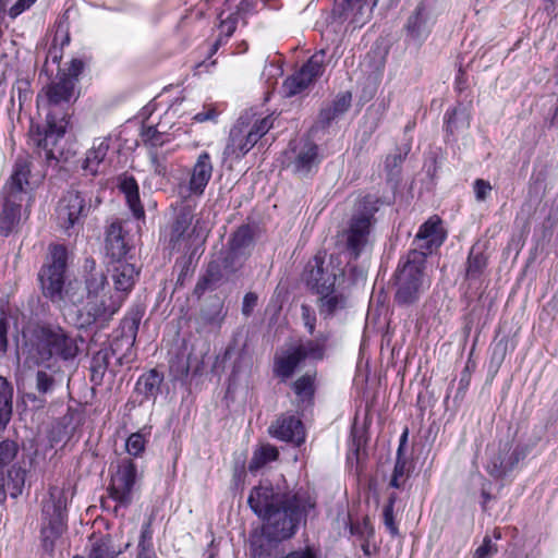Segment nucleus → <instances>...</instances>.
I'll use <instances>...</instances> for the list:
<instances>
[{
  "mask_svg": "<svg viewBox=\"0 0 558 558\" xmlns=\"http://www.w3.org/2000/svg\"><path fill=\"white\" fill-rule=\"evenodd\" d=\"M66 255L63 245L50 246L47 264L39 272L44 294L53 302L63 301L78 305L75 324L80 328L89 327L98 320H107L120 308L121 298L110 292L107 278L101 271L90 274L85 289H82L80 282L70 281L63 290Z\"/></svg>",
  "mask_w": 558,
  "mask_h": 558,
  "instance_id": "1",
  "label": "nucleus"
},
{
  "mask_svg": "<svg viewBox=\"0 0 558 558\" xmlns=\"http://www.w3.org/2000/svg\"><path fill=\"white\" fill-rule=\"evenodd\" d=\"M247 504L263 520L265 537L274 542L293 537L316 508L315 498L306 489H282L269 481H262L251 489Z\"/></svg>",
  "mask_w": 558,
  "mask_h": 558,
  "instance_id": "2",
  "label": "nucleus"
},
{
  "mask_svg": "<svg viewBox=\"0 0 558 558\" xmlns=\"http://www.w3.org/2000/svg\"><path fill=\"white\" fill-rule=\"evenodd\" d=\"M76 98L74 82L58 74L56 80L48 84L37 96V109L45 117L44 135L40 132L33 134L37 146L47 150V158L52 157L51 146L64 135L68 126L66 106Z\"/></svg>",
  "mask_w": 558,
  "mask_h": 558,
  "instance_id": "3",
  "label": "nucleus"
},
{
  "mask_svg": "<svg viewBox=\"0 0 558 558\" xmlns=\"http://www.w3.org/2000/svg\"><path fill=\"white\" fill-rule=\"evenodd\" d=\"M426 253L411 250L399 260L396 270L395 301L398 305L407 306L418 301L421 294L429 287V281L424 272Z\"/></svg>",
  "mask_w": 558,
  "mask_h": 558,
  "instance_id": "4",
  "label": "nucleus"
},
{
  "mask_svg": "<svg viewBox=\"0 0 558 558\" xmlns=\"http://www.w3.org/2000/svg\"><path fill=\"white\" fill-rule=\"evenodd\" d=\"M378 204L379 199L374 195L362 197L343 232L347 251L353 259H357L368 244L371 229L375 222L374 216L379 208Z\"/></svg>",
  "mask_w": 558,
  "mask_h": 558,
  "instance_id": "5",
  "label": "nucleus"
},
{
  "mask_svg": "<svg viewBox=\"0 0 558 558\" xmlns=\"http://www.w3.org/2000/svg\"><path fill=\"white\" fill-rule=\"evenodd\" d=\"M65 511L66 496L63 488L50 487L48 497L43 505L45 525L41 530V536L44 547L47 550H52L54 541L65 530Z\"/></svg>",
  "mask_w": 558,
  "mask_h": 558,
  "instance_id": "6",
  "label": "nucleus"
},
{
  "mask_svg": "<svg viewBox=\"0 0 558 558\" xmlns=\"http://www.w3.org/2000/svg\"><path fill=\"white\" fill-rule=\"evenodd\" d=\"M303 276L307 287L318 294L333 288L343 270L332 256L326 262L320 255H315L306 264Z\"/></svg>",
  "mask_w": 558,
  "mask_h": 558,
  "instance_id": "7",
  "label": "nucleus"
},
{
  "mask_svg": "<svg viewBox=\"0 0 558 558\" xmlns=\"http://www.w3.org/2000/svg\"><path fill=\"white\" fill-rule=\"evenodd\" d=\"M37 347L47 351V356L60 355L68 360L76 355L78 349L74 339L54 325L39 326L35 331Z\"/></svg>",
  "mask_w": 558,
  "mask_h": 558,
  "instance_id": "8",
  "label": "nucleus"
},
{
  "mask_svg": "<svg viewBox=\"0 0 558 558\" xmlns=\"http://www.w3.org/2000/svg\"><path fill=\"white\" fill-rule=\"evenodd\" d=\"M193 219L194 206L189 204L183 205L177 214L171 227L169 242L172 250L178 252L187 251L191 247V238L194 234H196L197 238L203 236L198 220L192 228Z\"/></svg>",
  "mask_w": 558,
  "mask_h": 558,
  "instance_id": "9",
  "label": "nucleus"
},
{
  "mask_svg": "<svg viewBox=\"0 0 558 558\" xmlns=\"http://www.w3.org/2000/svg\"><path fill=\"white\" fill-rule=\"evenodd\" d=\"M325 58L326 53L324 50L317 51L298 72L289 76L283 83L287 96H294L302 93L317 77L322 76L325 71Z\"/></svg>",
  "mask_w": 558,
  "mask_h": 558,
  "instance_id": "10",
  "label": "nucleus"
},
{
  "mask_svg": "<svg viewBox=\"0 0 558 558\" xmlns=\"http://www.w3.org/2000/svg\"><path fill=\"white\" fill-rule=\"evenodd\" d=\"M213 170L214 166L210 155L207 151H202L192 168L189 182L181 183L178 187L180 197L187 199L192 196H202L211 179Z\"/></svg>",
  "mask_w": 558,
  "mask_h": 558,
  "instance_id": "11",
  "label": "nucleus"
},
{
  "mask_svg": "<svg viewBox=\"0 0 558 558\" xmlns=\"http://www.w3.org/2000/svg\"><path fill=\"white\" fill-rule=\"evenodd\" d=\"M288 159V167L291 168L295 174L301 177L307 175L316 169L322 161L318 145L308 138H302L295 143L291 147Z\"/></svg>",
  "mask_w": 558,
  "mask_h": 558,
  "instance_id": "12",
  "label": "nucleus"
},
{
  "mask_svg": "<svg viewBox=\"0 0 558 558\" xmlns=\"http://www.w3.org/2000/svg\"><path fill=\"white\" fill-rule=\"evenodd\" d=\"M133 248L129 229L120 221H112L105 231V252L112 260L121 262Z\"/></svg>",
  "mask_w": 558,
  "mask_h": 558,
  "instance_id": "13",
  "label": "nucleus"
},
{
  "mask_svg": "<svg viewBox=\"0 0 558 558\" xmlns=\"http://www.w3.org/2000/svg\"><path fill=\"white\" fill-rule=\"evenodd\" d=\"M88 211L85 197L77 191H69L59 202L57 217L64 230L73 228Z\"/></svg>",
  "mask_w": 558,
  "mask_h": 558,
  "instance_id": "14",
  "label": "nucleus"
},
{
  "mask_svg": "<svg viewBox=\"0 0 558 558\" xmlns=\"http://www.w3.org/2000/svg\"><path fill=\"white\" fill-rule=\"evenodd\" d=\"M524 458L523 448L515 447L511 450L509 442L500 444L497 453L490 457L486 471L495 478L504 477Z\"/></svg>",
  "mask_w": 558,
  "mask_h": 558,
  "instance_id": "15",
  "label": "nucleus"
},
{
  "mask_svg": "<svg viewBox=\"0 0 558 558\" xmlns=\"http://www.w3.org/2000/svg\"><path fill=\"white\" fill-rule=\"evenodd\" d=\"M445 240L446 233L441 228V220L433 216L420 227L413 240L414 250L426 253L427 256L440 247Z\"/></svg>",
  "mask_w": 558,
  "mask_h": 558,
  "instance_id": "16",
  "label": "nucleus"
},
{
  "mask_svg": "<svg viewBox=\"0 0 558 558\" xmlns=\"http://www.w3.org/2000/svg\"><path fill=\"white\" fill-rule=\"evenodd\" d=\"M31 173L29 161L27 158H19L13 167L12 174L5 184L7 196L17 198L20 202L32 205L33 196L28 191V175Z\"/></svg>",
  "mask_w": 558,
  "mask_h": 558,
  "instance_id": "17",
  "label": "nucleus"
},
{
  "mask_svg": "<svg viewBox=\"0 0 558 558\" xmlns=\"http://www.w3.org/2000/svg\"><path fill=\"white\" fill-rule=\"evenodd\" d=\"M271 437L300 446L305 440L302 421L293 414H282L268 428Z\"/></svg>",
  "mask_w": 558,
  "mask_h": 558,
  "instance_id": "18",
  "label": "nucleus"
},
{
  "mask_svg": "<svg viewBox=\"0 0 558 558\" xmlns=\"http://www.w3.org/2000/svg\"><path fill=\"white\" fill-rule=\"evenodd\" d=\"M29 207L25 202L5 196L0 210V234L7 236L12 233L23 218H28Z\"/></svg>",
  "mask_w": 558,
  "mask_h": 558,
  "instance_id": "19",
  "label": "nucleus"
},
{
  "mask_svg": "<svg viewBox=\"0 0 558 558\" xmlns=\"http://www.w3.org/2000/svg\"><path fill=\"white\" fill-rule=\"evenodd\" d=\"M135 480L136 465L132 462H122L111 478V497L121 504L129 502Z\"/></svg>",
  "mask_w": 558,
  "mask_h": 558,
  "instance_id": "20",
  "label": "nucleus"
},
{
  "mask_svg": "<svg viewBox=\"0 0 558 558\" xmlns=\"http://www.w3.org/2000/svg\"><path fill=\"white\" fill-rule=\"evenodd\" d=\"M255 146L247 134V125L240 119L231 129L225 156L241 158Z\"/></svg>",
  "mask_w": 558,
  "mask_h": 558,
  "instance_id": "21",
  "label": "nucleus"
},
{
  "mask_svg": "<svg viewBox=\"0 0 558 558\" xmlns=\"http://www.w3.org/2000/svg\"><path fill=\"white\" fill-rule=\"evenodd\" d=\"M234 2L235 0H227L226 5L230 10L234 4L236 11L227 13L226 10H222L219 14V33L225 35L226 38H230L233 35L240 16L250 13L254 9V0H242L238 4Z\"/></svg>",
  "mask_w": 558,
  "mask_h": 558,
  "instance_id": "22",
  "label": "nucleus"
},
{
  "mask_svg": "<svg viewBox=\"0 0 558 558\" xmlns=\"http://www.w3.org/2000/svg\"><path fill=\"white\" fill-rule=\"evenodd\" d=\"M303 362L301 354L295 347H291L274 357L272 373L281 381L292 377L298 366Z\"/></svg>",
  "mask_w": 558,
  "mask_h": 558,
  "instance_id": "23",
  "label": "nucleus"
},
{
  "mask_svg": "<svg viewBox=\"0 0 558 558\" xmlns=\"http://www.w3.org/2000/svg\"><path fill=\"white\" fill-rule=\"evenodd\" d=\"M110 148V141L107 137H99L93 142L92 147L86 151V156L82 163V169L90 175L100 172L107 154Z\"/></svg>",
  "mask_w": 558,
  "mask_h": 558,
  "instance_id": "24",
  "label": "nucleus"
},
{
  "mask_svg": "<svg viewBox=\"0 0 558 558\" xmlns=\"http://www.w3.org/2000/svg\"><path fill=\"white\" fill-rule=\"evenodd\" d=\"M155 108L156 106L153 102L142 107V142L151 148L162 146L169 140V135L165 132L158 131L153 125L146 126L144 124V120L153 114Z\"/></svg>",
  "mask_w": 558,
  "mask_h": 558,
  "instance_id": "25",
  "label": "nucleus"
},
{
  "mask_svg": "<svg viewBox=\"0 0 558 558\" xmlns=\"http://www.w3.org/2000/svg\"><path fill=\"white\" fill-rule=\"evenodd\" d=\"M318 294L320 295L318 299V311L324 318L333 316L347 306V298L342 292L337 291L335 287Z\"/></svg>",
  "mask_w": 558,
  "mask_h": 558,
  "instance_id": "26",
  "label": "nucleus"
},
{
  "mask_svg": "<svg viewBox=\"0 0 558 558\" xmlns=\"http://www.w3.org/2000/svg\"><path fill=\"white\" fill-rule=\"evenodd\" d=\"M118 187L123 193L133 215L140 218V196L137 180L133 174L122 173L118 177Z\"/></svg>",
  "mask_w": 558,
  "mask_h": 558,
  "instance_id": "27",
  "label": "nucleus"
},
{
  "mask_svg": "<svg viewBox=\"0 0 558 558\" xmlns=\"http://www.w3.org/2000/svg\"><path fill=\"white\" fill-rule=\"evenodd\" d=\"M347 17L351 14V23L354 27H362L371 17L373 8L378 0H345Z\"/></svg>",
  "mask_w": 558,
  "mask_h": 558,
  "instance_id": "28",
  "label": "nucleus"
},
{
  "mask_svg": "<svg viewBox=\"0 0 558 558\" xmlns=\"http://www.w3.org/2000/svg\"><path fill=\"white\" fill-rule=\"evenodd\" d=\"M471 116L466 107L459 105L447 109L445 113V130L453 135L460 130H466L470 126Z\"/></svg>",
  "mask_w": 558,
  "mask_h": 558,
  "instance_id": "29",
  "label": "nucleus"
},
{
  "mask_svg": "<svg viewBox=\"0 0 558 558\" xmlns=\"http://www.w3.org/2000/svg\"><path fill=\"white\" fill-rule=\"evenodd\" d=\"M328 340L329 335L319 333L315 339L301 342L300 344L294 347L301 354L303 361H305L306 359L323 360Z\"/></svg>",
  "mask_w": 558,
  "mask_h": 558,
  "instance_id": "30",
  "label": "nucleus"
},
{
  "mask_svg": "<svg viewBox=\"0 0 558 558\" xmlns=\"http://www.w3.org/2000/svg\"><path fill=\"white\" fill-rule=\"evenodd\" d=\"M278 457L279 451L275 446L270 444L260 445L253 451V456L248 463V471L256 472L267 463L276 461Z\"/></svg>",
  "mask_w": 558,
  "mask_h": 558,
  "instance_id": "31",
  "label": "nucleus"
},
{
  "mask_svg": "<svg viewBox=\"0 0 558 558\" xmlns=\"http://www.w3.org/2000/svg\"><path fill=\"white\" fill-rule=\"evenodd\" d=\"M13 388L0 376V429H4L12 415Z\"/></svg>",
  "mask_w": 558,
  "mask_h": 558,
  "instance_id": "32",
  "label": "nucleus"
},
{
  "mask_svg": "<svg viewBox=\"0 0 558 558\" xmlns=\"http://www.w3.org/2000/svg\"><path fill=\"white\" fill-rule=\"evenodd\" d=\"M424 11V7L418 5L413 14L409 17L405 25L408 35L413 39H422L427 36L428 29L426 26V17Z\"/></svg>",
  "mask_w": 558,
  "mask_h": 558,
  "instance_id": "33",
  "label": "nucleus"
},
{
  "mask_svg": "<svg viewBox=\"0 0 558 558\" xmlns=\"http://www.w3.org/2000/svg\"><path fill=\"white\" fill-rule=\"evenodd\" d=\"M315 373H306L292 384V389L300 401L310 402L315 392Z\"/></svg>",
  "mask_w": 558,
  "mask_h": 558,
  "instance_id": "34",
  "label": "nucleus"
},
{
  "mask_svg": "<svg viewBox=\"0 0 558 558\" xmlns=\"http://www.w3.org/2000/svg\"><path fill=\"white\" fill-rule=\"evenodd\" d=\"M25 484V470L21 466L13 465L9 469L7 480L4 481L8 494L12 498L19 497Z\"/></svg>",
  "mask_w": 558,
  "mask_h": 558,
  "instance_id": "35",
  "label": "nucleus"
},
{
  "mask_svg": "<svg viewBox=\"0 0 558 558\" xmlns=\"http://www.w3.org/2000/svg\"><path fill=\"white\" fill-rule=\"evenodd\" d=\"M253 243V232L248 226H241L238 230L232 234L230 240V250L231 252L238 256L244 252L245 248L251 246Z\"/></svg>",
  "mask_w": 558,
  "mask_h": 558,
  "instance_id": "36",
  "label": "nucleus"
},
{
  "mask_svg": "<svg viewBox=\"0 0 558 558\" xmlns=\"http://www.w3.org/2000/svg\"><path fill=\"white\" fill-rule=\"evenodd\" d=\"M487 266V258L482 252H476L474 247L470 251L468 257L466 278L477 279Z\"/></svg>",
  "mask_w": 558,
  "mask_h": 558,
  "instance_id": "37",
  "label": "nucleus"
},
{
  "mask_svg": "<svg viewBox=\"0 0 558 558\" xmlns=\"http://www.w3.org/2000/svg\"><path fill=\"white\" fill-rule=\"evenodd\" d=\"M134 268L130 265H121L113 275L114 286L118 291L125 292L134 286Z\"/></svg>",
  "mask_w": 558,
  "mask_h": 558,
  "instance_id": "38",
  "label": "nucleus"
},
{
  "mask_svg": "<svg viewBox=\"0 0 558 558\" xmlns=\"http://www.w3.org/2000/svg\"><path fill=\"white\" fill-rule=\"evenodd\" d=\"M274 125L271 116L257 120L251 128L247 126V134L256 144Z\"/></svg>",
  "mask_w": 558,
  "mask_h": 558,
  "instance_id": "39",
  "label": "nucleus"
},
{
  "mask_svg": "<svg viewBox=\"0 0 558 558\" xmlns=\"http://www.w3.org/2000/svg\"><path fill=\"white\" fill-rule=\"evenodd\" d=\"M396 496L392 495L383 510L384 524L392 536H397L399 534V530L395 522L393 514Z\"/></svg>",
  "mask_w": 558,
  "mask_h": 558,
  "instance_id": "40",
  "label": "nucleus"
},
{
  "mask_svg": "<svg viewBox=\"0 0 558 558\" xmlns=\"http://www.w3.org/2000/svg\"><path fill=\"white\" fill-rule=\"evenodd\" d=\"M19 452V446L13 440L0 442V468L11 463Z\"/></svg>",
  "mask_w": 558,
  "mask_h": 558,
  "instance_id": "41",
  "label": "nucleus"
},
{
  "mask_svg": "<svg viewBox=\"0 0 558 558\" xmlns=\"http://www.w3.org/2000/svg\"><path fill=\"white\" fill-rule=\"evenodd\" d=\"M403 160L404 156L401 153L387 156L385 161V168L387 170L388 180L398 179Z\"/></svg>",
  "mask_w": 558,
  "mask_h": 558,
  "instance_id": "42",
  "label": "nucleus"
},
{
  "mask_svg": "<svg viewBox=\"0 0 558 558\" xmlns=\"http://www.w3.org/2000/svg\"><path fill=\"white\" fill-rule=\"evenodd\" d=\"M407 459L402 457L401 453V446L398 448L397 451V460L393 468V473L390 480V486L393 488H400L401 483L400 478L404 476L405 470H407Z\"/></svg>",
  "mask_w": 558,
  "mask_h": 558,
  "instance_id": "43",
  "label": "nucleus"
},
{
  "mask_svg": "<svg viewBox=\"0 0 558 558\" xmlns=\"http://www.w3.org/2000/svg\"><path fill=\"white\" fill-rule=\"evenodd\" d=\"M351 101H352L351 93L342 92V93H339L329 105L332 108L333 112L338 113V116L340 117L345 111H348V109L351 106Z\"/></svg>",
  "mask_w": 558,
  "mask_h": 558,
  "instance_id": "44",
  "label": "nucleus"
},
{
  "mask_svg": "<svg viewBox=\"0 0 558 558\" xmlns=\"http://www.w3.org/2000/svg\"><path fill=\"white\" fill-rule=\"evenodd\" d=\"M162 381V376H160L155 369H151L147 376L145 377V395L147 397H154L159 390V386Z\"/></svg>",
  "mask_w": 558,
  "mask_h": 558,
  "instance_id": "45",
  "label": "nucleus"
},
{
  "mask_svg": "<svg viewBox=\"0 0 558 558\" xmlns=\"http://www.w3.org/2000/svg\"><path fill=\"white\" fill-rule=\"evenodd\" d=\"M301 316L305 328L307 329L310 335H313L315 331L316 325V315L313 308L310 305L302 304L301 305Z\"/></svg>",
  "mask_w": 558,
  "mask_h": 558,
  "instance_id": "46",
  "label": "nucleus"
},
{
  "mask_svg": "<svg viewBox=\"0 0 558 558\" xmlns=\"http://www.w3.org/2000/svg\"><path fill=\"white\" fill-rule=\"evenodd\" d=\"M83 70L84 62L80 59H72L66 71L62 70L58 74H64L65 77L73 80L74 86H76V82Z\"/></svg>",
  "mask_w": 558,
  "mask_h": 558,
  "instance_id": "47",
  "label": "nucleus"
},
{
  "mask_svg": "<svg viewBox=\"0 0 558 558\" xmlns=\"http://www.w3.org/2000/svg\"><path fill=\"white\" fill-rule=\"evenodd\" d=\"M475 198L477 202H484L492 191V185L484 179H476L473 184Z\"/></svg>",
  "mask_w": 558,
  "mask_h": 558,
  "instance_id": "48",
  "label": "nucleus"
},
{
  "mask_svg": "<svg viewBox=\"0 0 558 558\" xmlns=\"http://www.w3.org/2000/svg\"><path fill=\"white\" fill-rule=\"evenodd\" d=\"M201 320L204 325H208L211 327H219L222 322V316L220 314V308L216 307L210 312L202 311Z\"/></svg>",
  "mask_w": 558,
  "mask_h": 558,
  "instance_id": "49",
  "label": "nucleus"
},
{
  "mask_svg": "<svg viewBox=\"0 0 558 558\" xmlns=\"http://www.w3.org/2000/svg\"><path fill=\"white\" fill-rule=\"evenodd\" d=\"M337 118H339L338 113L333 112L332 108L330 107V105H326L325 107H323L319 111V114H318V118H317V123L322 126V128H327L331 124V122L333 120H336Z\"/></svg>",
  "mask_w": 558,
  "mask_h": 558,
  "instance_id": "50",
  "label": "nucleus"
},
{
  "mask_svg": "<svg viewBox=\"0 0 558 558\" xmlns=\"http://www.w3.org/2000/svg\"><path fill=\"white\" fill-rule=\"evenodd\" d=\"M36 0H17L9 11V14L12 19H15L20 14H22L24 11L28 10Z\"/></svg>",
  "mask_w": 558,
  "mask_h": 558,
  "instance_id": "51",
  "label": "nucleus"
},
{
  "mask_svg": "<svg viewBox=\"0 0 558 558\" xmlns=\"http://www.w3.org/2000/svg\"><path fill=\"white\" fill-rule=\"evenodd\" d=\"M37 389L40 392H47L52 387V378L46 372H38L36 376Z\"/></svg>",
  "mask_w": 558,
  "mask_h": 558,
  "instance_id": "52",
  "label": "nucleus"
},
{
  "mask_svg": "<svg viewBox=\"0 0 558 558\" xmlns=\"http://www.w3.org/2000/svg\"><path fill=\"white\" fill-rule=\"evenodd\" d=\"M257 304V295L253 292H248L243 298L242 313L245 316H250Z\"/></svg>",
  "mask_w": 558,
  "mask_h": 558,
  "instance_id": "53",
  "label": "nucleus"
},
{
  "mask_svg": "<svg viewBox=\"0 0 558 558\" xmlns=\"http://www.w3.org/2000/svg\"><path fill=\"white\" fill-rule=\"evenodd\" d=\"M492 553H497V548L492 545L490 538L486 536L483 544L476 549L475 556L476 558H487Z\"/></svg>",
  "mask_w": 558,
  "mask_h": 558,
  "instance_id": "54",
  "label": "nucleus"
},
{
  "mask_svg": "<svg viewBox=\"0 0 558 558\" xmlns=\"http://www.w3.org/2000/svg\"><path fill=\"white\" fill-rule=\"evenodd\" d=\"M125 448L133 456H140V433H133L126 440Z\"/></svg>",
  "mask_w": 558,
  "mask_h": 558,
  "instance_id": "55",
  "label": "nucleus"
},
{
  "mask_svg": "<svg viewBox=\"0 0 558 558\" xmlns=\"http://www.w3.org/2000/svg\"><path fill=\"white\" fill-rule=\"evenodd\" d=\"M217 117V112L215 109L210 108V109H207L205 111H202V112H198L194 116V120L196 122H206V121H210V120H214L215 118Z\"/></svg>",
  "mask_w": 558,
  "mask_h": 558,
  "instance_id": "56",
  "label": "nucleus"
},
{
  "mask_svg": "<svg viewBox=\"0 0 558 558\" xmlns=\"http://www.w3.org/2000/svg\"><path fill=\"white\" fill-rule=\"evenodd\" d=\"M149 157L153 166L155 167V171L158 174H163L166 171V167L159 161V156L157 153L150 150Z\"/></svg>",
  "mask_w": 558,
  "mask_h": 558,
  "instance_id": "57",
  "label": "nucleus"
},
{
  "mask_svg": "<svg viewBox=\"0 0 558 558\" xmlns=\"http://www.w3.org/2000/svg\"><path fill=\"white\" fill-rule=\"evenodd\" d=\"M7 324L3 319H0V353H3L7 348Z\"/></svg>",
  "mask_w": 558,
  "mask_h": 558,
  "instance_id": "58",
  "label": "nucleus"
},
{
  "mask_svg": "<svg viewBox=\"0 0 558 558\" xmlns=\"http://www.w3.org/2000/svg\"><path fill=\"white\" fill-rule=\"evenodd\" d=\"M216 279L217 278L215 277V274H214V266H209V268L207 269L206 276L203 278L202 282H198L197 288H202L203 284L206 287L207 284L211 283Z\"/></svg>",
  "mask_w": 558,
  "mask_h": 558,
  "instance_id": "59",
  "label": "nucleus"
},
{
  "mask_svg": "<svg viewBox=\"0 0 558 558\" xmlns=\"http://www.w3.org/2000/svg\"><path fill=\"white\" fill-rule=\"evenodd\" d=\"M463 76H464L463 71L461 69H459V72L456 76V88L459 92H462L466 87V82Z\"/></svg>",
  "mask_w": 558,
  "mask_h": 558,
  "instance_id": "60",
  "label": "nucleus"
},
{
  "mask_svg": "<svg viewBox=\"0 0 558 558\" xmlns=\"http://www.w3.org/2000/svg\"><path fill=\"white\" fill-rule=\"evenodd\" d=\"M229 38H226L225 35H221L219 33V36L218 38L216 39V41L214 43L213 47H211V52L215 53L219 47H221L222 45H225L227 41H228Z\"/></svg>",
  "mask_w": 558,
  "mask_h": 558,
  "instance_id": "61",
  "label": "nucleus"
},
{
  "mask_svg": "<svg viewBox=\"0 0 558 558\" xmlns=\"http://www.w3.org/2000/svg\"><path fill=\"white\" fill-rule=\"evenodd\" d=\"M8 490L4 485V478L0 482V502L4 501Z\"/></svg>",
  "mask_w": 558,
  "mask_h": 558,
  "instance_id": "62",
  "label": "nucleus"
},
{
  "mask_svg": "<svg viewBox=\"0 0 558 558\" xmlns=\"http://www.w3.org/2000/svg\"><path fill=\"white\" fill-rule=\"evenodd\" d=\"M407 439H408V429L405 428V430L403 432V434L400 437V445H399V447L401 446V448H402L403 445L405 444Z\"/></svg>",
  "mask_w": 558,
  "mask_h": 558,
  "instance_id": "63",
  "label": "nucleus"
},
{
  "mask_svg": "<svg viewBox=\"0 0 558 558\" xmlns=\"http://www.w3.org/2000/svg\"><path fill=\"white\" fill-rule=\"evenodd\" d=\"M362 549L366 556H371L369 546L367 543L362 545Z\"/></svg>",
  "mask_w": 558,
  "mask_h": 558,
  "instance_id": "64",
  "label": "nucleus"
}]
</instances>
